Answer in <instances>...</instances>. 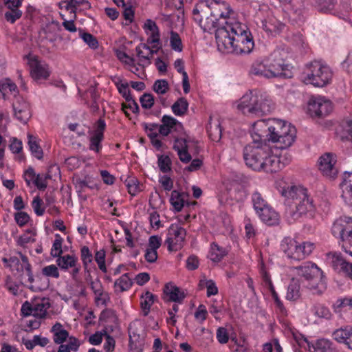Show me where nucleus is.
<instances>
[{"label":"nucleus","mask_w":352,"mask_h":352,"mask_svg":"<svg viewBox=\"0 0 352 352\" xmlns=\"http://www.w3.org/2000/svg\"><path fill=\"white\" fill-rule=\"evenodd\" d=\"M237 108L244 115L262 117L270 113L274 105L272 100L254 89L250 90L240 98Z\"/></svg>","instance_id":"nucleus-1"},{"label":"nucleus","mask_w":352,"mask_h":352,"mask_svg":"<svg viewBox=\"0 0 352 352\" xmlns=\"http://www.w3.org/2000/svg\"><path fill=\"white\" fill-rule=\"evenodd\" d=\"M281 195L286 197L289 205L292 199L295 205V210H289V215L294 220H296L308 212L315 210L312 198H310L307 190L302 186H291L283 188Z\"/></svg>","instance_id":"nucleus-2"},{"label":"nucleus","mask_w":352,"mask_h":352,"mask_svg":"<svg viewBox=\"0 0 352 352\" xmlns=\"http://www.w3.org/2000/svg\"><path fill=\"white\" fill-rule=\"evenodd\" d=\"M226 30H215V38L219 47H223L228 52L236 54H249L254 46L252 36L250 32L248 35L238 36L230 38Z\"/></svg>","instance_id":"nucleus-3"},{"label":"nucleus","mask_w":352,"mask_h":352,"mask_svg":"<svg viewBox=\"0 0 352 352\" xmlns=\"http://www.w3.org/2000/svg\"><path fill=\"white\" fill-rule=\"evenodd\" d=\"M271 131V142L279 144L277 147L285 149L294 143L296 130L294 126L287 124L285 121L278 119H269Z\"/></svg>","instance_id":"nucleus-4"},{"label":"nucleus","mask_w":352,"mask_h":352,"mask_svg":"<svg viewBox=\"0 0 352 352\" xmlns=\"http://www.w3.org/2000/svg\"><path fill=\"white\" fill-rule=\"evenodd\" d=\"M292 270L294 271L298 276L304 278L307 281L319 280V282L316 285L311 284L309 286V289L314 294H321L326 289L323 272L316 263L307 261L299 266L292 267Z\"/></svg>","instance_id":"nucleus-5"},{"label":"nucleus","mask_w":352,"mask_h":352,"mask_svg":"<svg viewBox=\"0 0 352 352\" xmlns=\"http://www.w3.org/2000/svg\"><path fill=\"white\" fill-rule=\"evenodd\" d=\"M270 154V148L268 144H258L250 143L243 148V159L245 164L254 170H261V162Z\"/></svg>","instance_id":"nucleus-6"},{"label":"nucleus","mask_w":352,"mask_h":352,"mask_svg":"<svg viewBox=\"0 0 352 352\" xmlns=\"http://www.w3.org/2000/svg\"><path fill=\"white\" fill-rule=\"evenodd\" d=\"M306 73L305 82L318 87H322L329 84L332 77L329 68L318 61L308 64Z\"/></svg>","instance_id":"nucleus-7"},{"label":"nucleus","mask_w":352,"mask_h":352,"mask_svg":"<svg viewBox=\"0 0 352 352\" xmlns=\"http://www.w3.org/2000/svg\"><path fill=\"white\" fill-rule=\"evenodd\" d=\"M281 249L289 258L300 261L312 252L314 244L311 242L300 243L294 239L286 237L282 241Z\"/></svg>","instance_id":"nucleus-8"},{"label":"nucleus","mask_w":352,"mask_h":352,"mask_svg":"<svg viewBox=\"0 0 352 352\" xmlns=\"http://www.w3.org/2000/svg\"><path fill=\"white\" fill-rule=\"evenodd\" d=\"M287 52L283 49H277L274 50L266 60L267 66L271 70L273 78H288L289 77L285 70L287 69L288 65L285 63L287 58Z\"/></svg>","instance_id":"nucleus-9"},{"label":"nucleus","mask_w":352,"mask_h":352,"mask_svg":"<svg viewBox=\"0 0 352 352\" xmlns=\"http://www.w3.org/2000/svg\"><path fill=\"white\" fill-rule=\"evenodd\" d=\"M21 261L16 256H11L9 258H3L2 261L6 264V266L10 267L12 272H16L15 274L22 276L24 270L26 271L28 276V281L32 284L34 279L32 272L31 265L28 262V257L23 254L20 253ZM29 288L32 291H35L34 287L31 285Z\"/></svg>","instance_id":"nucleus-10"},{"label":"nucleus","mask_w":352,"mask_h":352,"mask_svg":"<svg viewBox=\"0 0 352 352\" xmlns=\"http://www.w3.org/2000/svg\"><path fill=\"white\" fill-rule=\"evenodd\" d=\"M186 230L178 224H171L168 229L167 239L165 244L168 250L176 252L182 249L184 245Z\"/></svg>","instance_id":"nucleus-11"},{"label":"nucleus","mask_w":352,"mask_h":352,"mask_svg":"<svg viewBox=\"0 0 352 352\" xmlns=\"http://www.w3.org/2000/svg\"><path fill=\"white\" fill-rule=\"evenodd\" d=\"M333 110L332 103L323 98L311 97L308 102L307 112L311 117L323 118Z\"/></svg>","instance_id":"nucleus-12"},{"label":"nucleus","mask_w":352,"mask_h":352,"mask_svg":"<svg viewBox=\"0 0 352 352\" xmlns=\"http://www.w3.org/2000/svg\"><path fill=\"white\" fill-rule=\"evenodd\" d=\"M271 131L269 120H261L256 122L252 128V143L258 144H267L271 142Z\"/></svg>","instance_id":"nucleus-13"},{"label":"nucleus","mask_w":352,"mask_h":352,"mask_svg":"<svg viewBox=\"0 0 352 352\" xmlns=\"http://www.w3.org/2000/svg\"><path fill=\"white\" fill-rule=\"evenodd\" d=\"M12 108L16 118L21 123L26 124L32 116L30 104L21 96H16Z\"/></svg>","instance_id":"nucleus-14"},{"label":"nucleus","mask_w":352,"mask_h":352,"mask_svg":"<svg viewBox=\"0 0 352 352\" xmlns=\"http://www.w3.org/2000/svg\"><path fill=\"white\" fill-rule=\"evenodd\" d=\"M336 162L335 155L333 153H324L319 158L318 166L320 170L325 176L334 179L338 174V170L334 166Z\"/></svg>","instance_id":"nucleus-15"},{"label":"nucleus","mask_w":352,"mask_h":352,"mask_svg":"<svg viewBox=\"0 0 352 352\" xmlns=\"http://www.w3.org/2000/svg\"><path fill=\"white\" fill-rule=\"evenodd\" d=\"M327 256L328 259L331 260V265L334 269L340 267V272L352 280V263L346 261L341 253L329 252Z\"/></svg>","instance_id":"nucleus-16"},{"label":"nucleus","mask_w":352,"mask_h":352,"mask_svg":"<svg viewBox=\"0 0 352 352\" xmlns=\"http://www.w3.org/2000/svg\"><path fill=\"white\" fill-rule=\"evenodd\" d=\"M351 230L352 218L349 217H341L336 219L331 228L333 235L340 239L341 241H342L346 234L350 233Z\"/></svg>","instance_id":"nucleus-17"},{"label":"nucleus","mask_w":352,"mask_h":352,"mask_svg":"<svg viewBox=\"0 0 352 352\" xmlns=\"http://www.w3.org/2000/svg\"><path fill=\"white\" fill-rule=\"evenodd\" d=\"M190 139L175 138L173 145V149L177 152L179 160L183 163H188L192 160V156L189 153L190 149Z\"/></svg>","instance_id":"nucleus-18"},{"label":"nucleus","mask_w":352,"mask_h":352,"mask_svg":"<svg viewBox=\"0 0 352 352\" xmlns=\"http://www.w3.org/2000/svg\"><path fill=\"white\" fill-rule=\"evenodd\" d=\"M261 23L262 28L272 36L279 34L285 28V24L273 15H267Z\"/></svg>","instance_id":"nucleus-19"},{"label":"nucleus","mask_w":352,"mask_h":352,"mask_svg":"<svg viewBox=\"0 0 352 352\" xmlns=\"http://www.w3.org/2000/svg\"><path fill=\"white\" fill-rule=\"evenodd\" d=\"M232 12V10L226 3L214 2L209 5V13L219 21L223 23L228 21V19H230Z\"/></svg>","instance_id":"nucleus-20"},{"label":"nucleus","mask_w":352,"mask_h":352,"mask_svg":"<svg viewBox=\"0 0 352 352\" xmlns=\"http://www.w3.org/2000/svg\"><path fill=\"white\" fill-rule=\"evenodd\" d=\"M163 294L165 300L182 303L186 297L185 293L180 288L171 283L165 285Z\"/></svg>","instance_id":"nucleus-21"},{"label":"nucleus","mask_w":352,"mask_h":352,"mask_svg":"<svg viewBox=\"0 0 352 352\" xmlns=\"http://www.w3.org/2000/svg\"><path fill=\"white\" fill-rule=\"evenodd\" d=\"M162 122L159 126V133L163 136H168L172 130L177 131L183 129L182 123L170 116L164 115Z\"/></svg>","instance_id":"nucleus-22"},{"label":"nucleus","mask_w":352,"mask_h":352,"mask_svg":"<svg viewBox=\"0 0 352 352\" xmlns=\"http://www.w3.org/2000/svg\"><path fill=\"white\" fill-rule=\"evenodd\" d=\"M30 74L32 78L36 80H45L50 76L48 65L41 64L36 58L32 59L30 63Z\"/></svg>","instance_id":"nucleus-23"},{"label":"nucleus","mask_w":352,"mask_h":352,"mask_svg":"<svg viewBox=\"0 0 352 352\" xmlns=\"http://www.w3.org/2000/svg\"><path fill=\"white\" fill-rule=\"evenodd\" d=\"M261 164V170L270 173L278 172L285 166L278 156L272 155L271 151L270 154L263 159Z\"/></svg>","instance_id":"nucleus-24"},{"label":"nucleus","mask_w":352,"mask_h":352,"mask_svg":"<svg viewBox=\"0 0 352 352\" xmlns=\"http://www.w3.org/2000/svg\"><path fill=\"white\" fill-rule=\"evenodd\" d=\"M219 29L226 30V32L230 34V38H235V36H245L248 35V33L250 32L248 30V28L245 25H242L241 23L238 22H230L226 21L225 25L222 27H219Z\"/></svg>","instance_id":"nucleus-25"},{"label":"nucleus","mask_w":352,"mask_h":352,"mask_svg":"<svg viewBox=\"0 0 352 352\" xmlns=\"http://www.w3.org/2000/svg\"><path fill=\"white\" fill-rule=\"evenodd\" d=\"M262 221L269 226L277 225L279 221L278 214L269 206L263 208L261 210L256 212Z\"/></svg>","instance_id":"nucleus-26"},{"label":"nucleus","mask_w":352,"mask_h":352,"mask_svg":"<svg viewBox=\"0 0 352 352\" xmlns=\"http://www.w3.org/2000/svg\"><path fill=\"white\" fill-rule=\"evenodd\" d=\"M333 338L339 342L345 343L348 347L352 349V327H346L336 330L333 333Z\"/></svg>","instance_id":"nucleus-27"},{"label":"nucleus","mask_w":352,"mask_h":352,"mask_svg":"<svg viewBox=\"0 0 352 352\" xmlns=\"http://www.w3.org/2000/svg\"><path fill=\"white\" fill-rule=\"evenodd\" d=\"M342 189V197L345 199H349V204L352 206V172H345L344 173L343 181L340 184Z\"/></svg>","instance_id":"nucleus-28"},{"label":"nucleus","mask_w":352,"mask_h":352,"mask_svg":"<svg viewBox=\"0 0 352 352\" xmlns=\"http://www.w3.org/2000/svg\"><path fill=\"white\" fill-rule=\"evenodd\" d=\"M198 20L204 31H211L215 28L217 30L219 27L225 25V23L217 21L210 14V16H208V14L206 16H201V18Z\"/></svg>","instance_id":"nucleus-29"},{"label":"nucleus","mask_w":352,"mask_h":352,"mask_svg":"<svg viewBox=\"0 0 352 352\" xmlns=\"http://www.w3.org/2000/svg\"><path fill=\"white\" fill-rule=\"evenodd\" d=\"M50 307L48 299L42 298L33 302L34 313L32 316L38 318H44L46 316L47 310Z\"/></svg>","instance_id":"nucleus-30"},{"label":"nucleus","mask_w":352,"mask_h":352,"mask_svg":"<svg viewBox=\"0 0 352 352\" xmlns=\"http://www.w3.org/2000/svg\"><path fill=\"white\" fill-rule=\"evenodd\" d=\"M140 306L144 316H147L150 312L152 305L157 300V296L153 294L151 292L146 291L141 296Z\"/></svg>","instance_id":"nucleus-31"},{"label":"nucleus","mask_w":352,"mask_h":352,"mask_svg":"<svg viewBox=\"0 0 352 352\" xmlns=\"http://www.w3.org/2000/svg\"><path fill=\"white\" fill-rule=\"evenodd\" d=\"M207 131L210 138L214 142H219L221 138L222 129L220 122L217 120L212 122V118L210 117L209 123L207 126Z\"/></svg>","instance_id":"nucleus-32"},{"label":"nucleus","mask_w":352,"mask_h":352,"mask_svg":"<svg viewBox=\"0 0 352 352\" xmlns=\"http://www.w3.org/2000/svg\"><path fill=\"white\" fill-rule=\"evenodd\" d=\"M250 72L256 76H264L267 78H273V75L272 74L270 75V74H269V72H271V70L267 66L266 60L265 63H254L252 65Z\"/></svg>","instance_id":"nucleus-33"},{"label":"nucleus","mask_w":352,"mask_h":352,"mask_svg":"<svg viewBox=\"0 0 352 352\" xmlns=\"http://www.w3.org/2000/svg\"><path fill=\"white\" fill-rule=\"evenodd\" d=\"M300 283L298 279L292 278L287 287L286 298L289 300L295 301L300 297Z\"/></svg>","instance_id":"nucleus-34"},{"label":"nucleus","mask_w":352,"mask_h":352,"mask_svg":"<svg viewBox=\"0 0 352 352\" xmlns=\"http://www.w3.org/2000/svg\"><path fill=\"white\" fill-rule=\"evenodd\" d=\"M174 66L177 71L182 74V85L185 94L190 91V84L188 80V76L184 70V61L182 59H177L174 63Z\"/></svg>","instance_id":"nucleus-35"},{"label":"nucleus","mask_w":352,"mask_h":352,"mask_svg":"<svg viewBox=\"0 0 352 352\" xmlns=\"http://www.w3.org/2000/svg\"><path fill=\"white\" fill-rule=\"evenodd\" d=\"M228 193L230 198L237 202L243 201L246 196L244 188L238 184H232Z\"/></svg>","instance_id":"nucleus-36"},{"label":"nucleus","mask_w":352,"mask_h":352,"mask_svg":"<svg viewBox=\"0 0 352 352\" xmlns=\"http://www.w3.org/2000/svg\"><path fill=\"white\" fill-rule=\"evenodd\" d=\"M56 258V264L61 270H67L69 267H75L77 262L76 258L69 254L60 255Z\"/></svg>","instance_id":"nucleus-37"},{"label":"nucleus","mask_w":352,"mask_h":352,"mask_svg":"<svg viewBox=\"0 0 352 352\" xmlns=\"http://www.w3.org/2000/svg\"><path fill=\"white\" fill-rule=\"evenodd\" d=\"M227 254L228 252L224 248L220 247L217 243H212L211 244L210 258L212 261L218 263L221 261Z\"/></svg>","instance_id":"nucleus-38"},{"label":"nucleus","mask_w":352,"mask_h":352,"mask_svg":"<svg viewBox=\"0 0 352 352\" xmlns=\"http://www.w3.org/2000/svg\"><path fill=\"white\" fill-rule=\"evenodd\" d=\"M311 313L319 318L330 319L331 318V313L329 309L324 305L317 303L312 306L311 308Z\"/></svg>","instance_id":"nucleus-39"},{"label":"nucleus","mask_w":352,"mask_h":352,"mask_svg":"<svg viewBox=\"0 0 352 352\" xmlns=\"http://www.w3.org/2000/svg\"><path fill=\"white\" fill-rule=\"evenodd\" d=\"M28 145L32 154L38 160H41L43 157V152L41 147L36 142V138L31 135H28Z\"/></svg>","instance_id":"nucleus-40"},{"label":"nucleus","mask_w":352,"mask_h":352,"mask_svg":"<svg viewBox=\"0 0 352 352\" xmlns=\"http://www.w3.org/2000/svg\"><path fill=\"white\" fill-rule=\"evenodd\" d=\"M172 111L176 116H184L188 111V102L185 98H179L173 105Z\"/></svg>","instance_id":"nucleus-41"},{"label":"nucleus","mask_w":352,"mask_h":352,"mask_svg":"<svg viewBox=\"0 0 352 352\" xmlns=\"http://www.w3.org/2000/svg\"><path fill=\"white\" fill-rule=\"evenodd\" d=\"M170 203L173 206L176 212L182 210L184 206V200L183 194L177 190H173L170 198Z\"/></svg>","instance_id":"nucleus-42"},{"label":"nucleus","mask_w":352,"mask_h":352,"mask_svg":"<svg viewBox=\"0 0 352 352\" xmlns=\"http://www.w3.org/2000/svg\"><path fill=\"white\" fill-rule=\"evenodd\" d=\"M252 201L254 208L256 212L259 210H261L263 208H265L267 206H268L266 201L263 197L262 195L256 191L252 194Z\"/></svg>","instance_id":"nucleus-43"},{"label":"nucleus","mask_w":352,"mask_h":352,"mask_svg":"<svg viewBox=\"0 0 352 352\" xmlns=\"http://www.w3.org/2000/svg\"><path fill=\"white\" fill-rule=\"evenodd\" d=\"M81 4H86L89 8H91L89 2L87 0H67L65 8L67 10L70 11V13L73 14L74 19H76L77 6Z\"/></svg>","instance_id":"nucleus-44"},{"label":"nucleus","mask_w":352,"mask_h":352,"mask_svg":"<svg viewBox=\"0 0 352 352\" xmlns=\"http://www.w3.org/2000/svg\"><path fill=\"white\" fill-rule=\"evenodd\" d=\"M63 239L60 234L55 235V240L54 241L52 248L51 249L50 254L52 257H58L63 254L62 250Z\"/></svg>","instance_id":"nucleus-45"},{"label":"nucleus","mask_w":352,"mask_h":352,"mask_svg":"<svg viewBox=\"0 0 352 352\" xmlns=\"http://www.w3.org/2000/svg\"><path fill=\"white\" fill-rule=\"evenodd\" d=\"M153 91L160 95L165 94L169 90V85L166 80H157L153 85Z\"/></svg>","instance_id":"nucleus-46"},{"label":"nucleus","mask_w":352,"mask_h":352,"mask_svg":"<svg viewBox=\"0 0 352 352\" xmlns=\"http://www.w3.org/2000/svg\"><path fill=\"white\" fill-rule=\"evenodd\" d=\"M157 164L160 170L164 173L171 170V160L168 155H160L158 157Z\"/></svg>","instance_id":"nucleus-47"},{"label":"nucleus","mask_w":352,"mask_h":352,"mask_svg":"<svg viewBox=\"0 0 352 352\" xmlns=\"http://www.w3.org/2000/svg\"><path fill=\"white\" fill-rule=\"evenodd\" d=\"M90 287L92 289L93 292L95 295L97 296L96 298V300H102L101 297L103 295V287L101 282L99 279H96V280L90 281ZM102 303L105 304L106 300L102 299Z\"/></svg>","instance_id":"nucleus-48"},{"label":"nucleus","mask_w":352,"mask_h":352,"mask_svg":"<svg viewBox=\"0 0 352 352\" xmlns=\"http://www.w3.org/2000/svg\"><path fill=\"white\" fill-rule=\"evenodd\" d=\"M170 47L171 48L177 52H182L183 49V45L182 43V40L180 38L178 33L174 31L170 32Z\"/></svg>","instance_id":"nucleus-49"},{"label":"nucleus","mask_w":352,"mask_h":352,"mask_svg":"<svg viewBox=\"0 0 352 352\" xmlns=\"http://www.w3.org/2000/svg\"><path fill=\"white\" fill-rule=\"evenodd\" d=\"M335 2V0H316L317 8L322 12H327L333 10Z\"/></svg>","instance_id":"nucleus-50"},{"label":"nucleus","mask_w":352,"mask_h":352,"mask_svg":"<svg viewBox=\"0 0 352 352\" xmlns=\"http://www.w3.org/2000/svg\"><path fill=\"white\" fill-rule=\"evenodd\" d=\"M80 36L91 48L95 50L98 47L97 38L92 34L87 32H82L80 30Z\"/></svg>","instance_id":"nucleus-51"},{"label":"nucleus","mask_w":352,"mask_h":352,"mask_svg":"<svg viewBox=\"0 0 352 352\" xmlns=\"http://www.w3.org/2000/svg\"><path fill=\"white\" fill-rule=\"evenodd\" d=\"M104 139V135L99 133L98 135L94 134L90 138V145L89 148L97 153L100 151L102 148L101 142Z\"/></svg>","instance_id":"nucleus-52"},{"label":"nucleus","mask_w":352,"mask_h":352,"mask_svg":"<svg viewBox=\"0 0 352 352\" xmlns=\"http://www.w3.org/2000/svg\"><path fill=\"white\" fill-rule=\"evenodd\" d=\"M314 349L320 352H333V351L332 343L326 339L318 340L316 343Z\"/></svg>","instance_id":"nucleus-53"},{"label":"nucleus","mask_w":352,"mask_h":352,"mask_svg":"<svg viewBox=\"0 0 352 352\" xmlns=\"http://www.w3.org/2000/svg\"><path fill=\"white\" fill-rule=\"evenodd\" d=\"M81 260L83 263L85 270H87L88 264L93 261V256L87 246H83L80 250Z\"/></svg>","instance_id":"nucleus-54"},{"label":"nucleus","mask_w":352,"mask_h":352,"mask_svg":"<svg viewBox=\"0 0 352 352\" xmlns=\"http://www.w3.org/2000/svg\"><path fill=\"white\" fill-rule=\"evenodd\" d=\"M118 285L121 292L127 290L132 285L131 279L129 277L128 274H123L115 283V286Z\"/></svg>","instance_id":"nucleus-55"},{"label":"nucleus","mask_w":352,"mask_h":352,"mask_svg":"<svg viewBox=\"0 0 352 352\" xmlns=\"http://www.w3.org/2000/svg\"><path fill=\"white\" fill-rule=\"evenodd\" d=\"M194 15H198L201 14V16H206L209 14V5L206 1H201L196 4L195 8L192 10Z\"/></svg>","instance_id":"nucleus-56"},{"label":"nucleus","mask_w":352,"mask_h":352,"mask_svg":"<svg viewBox=\"0 0 352 352\" xmlns=\"http://www.w3.org/2000/svg\"><path fill=\"white\" fill-rule=\"evenodd\" d=\"M10 10L5 13V19L10 23H14L22 16V11L18 8L9 9Z\"/></svg>","instance_id":"nucleus-57"},{"label":"nucleus","mask_w":352,"mask_h":352,"mask_svg":"<svg viewBox=\"0 0 352 352\" xmlns=\"http://www.w3.org/2000/svg\"><path fill=\"white\" fill-rule=\"evenodd\" d=\"M51 179L50 174H45L44 176H41L39 174L36 175V179L34 181V184L40 190H45L47 186V179Z\"/></svg>","instance_id":"nucleus-58"},{"label":"nucleus","mask_w":352,"mask_h":352,"mask_svg":"<svg viewBox=\"0 0 352 352\" xmlns=\"http://www.w3.org/2000/svg\"><path fill=\"white\" fill-rule=\"evenodd\" d=\"M140 102L142 108L146 109H151L154 104V97L151 94L144 93L140 98Z\"/></svg>","instance_id":"nucleus-59"},{"label":"nucleus","mask_w":352,"mask_h":352,"mask_svg":"<svg viewBox=\"0 0 352 352\" xmlns=\"http://www.w3.org/2000/svg\"><path fill=\"white\" fill-rule=\"evenodd\" d=\"M126 186L129 192L133 196L135 195L138 192L141 190L139 182L135 178H131L126 180Z\"/></svg>","instance_id":"nucleus-60"},{"label":"nucleus","mask_w":352,"mask_h":352,"mask_svg":"<svg viewBox=\"0 0 352 352\" xmlns=\"http://www.w3.org/2000/svg\"><path fill=\"white\" fill-rule=\"evenodd\" d=\"M341 139L352 144V120L346 122L341 133Z\"/></svg>","instance_id":"nucleus-61"},{"label":"nucleus","mask_w":352,"mask_h":352,"mask_svg":"<svg viewBox=\"0 0 352 352\" xmlns=\"http://www.w3.org/2000/svg\"><path fill=\"white\" fill-rule=\"evenodd\" d=\"M42 274L47 277H52L54 278H59V272L58 267L55 265H50L44 267L42 269Z\"/></svg>","instance_id":"nucleus-62"},{"label":"nucleus","mask_w":352,"mask_h":352,"mask_svg":"<svg viewBox=\"0 0 352 352\" xmlns=\"http://www.w3.org/2000/svg\"><path fill=\"white\" fill-rule=\"evenodd\" d=\"M34 234L30 230H28L25 233L20 236L17 240V244L20 246L25 247L26 244L30 242H34L35 239L32 238V235Z\"/></svg>","instance_id":"nucleus-63"},{"label":"nucleus","mask_w":352,"mask_h":352,"mask_svg":"<svg viewBox=\"0 0 352 352\" xmlns=\"http://www.w3.org/2000/svg\"><path fill=\"white\" fill-rule=\"evenodd\" d=\"M342 248L344 252L352 256V230L343 239Z\"/></svg>","instance_id":"nucleus-64"}]
</instances>
